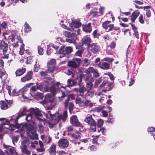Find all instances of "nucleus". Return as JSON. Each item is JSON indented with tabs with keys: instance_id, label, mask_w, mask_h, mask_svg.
I'll use <instances>...</instances> for the list:
<instances>
[{
	"instance_id": "nucleus-1",
	"label": "nucleus",
	"mask_w": 155,
	"mask_h": 155,
	"mask_svg": "<svg viewBox=\"0 0 155 155\" xmlns=\"http://www.w3.org/2000/svg\"><path fill=\"white\" fill-rule=\"evenodd\" d=\"M11 117L8 119L6 118H2L0 120V132L2 131L4 128L8 129L11 130H14L15 128L17 125L14 123L13 119L10 120Z\"/></svg>"
},
{
	"instance_id": "nucleus-2",
	"label": "nucleus",
	"mask_w": 155,
	"mask_h": 155,
	"mask_svg": "<svg viewBox=\"0 0 155 155\" xmlns=\"http://www.w3.org/2000/svg\"><path fill=\"white\" fill-rule=\"evenodd\" d=\"M68 117L67 112L65 110L62 114L58 115L57 116V118H54V120H52L49 123V127L50 128H52L56 124H57L59 121L62 120L63 121H65Z\"/></svg>"
},
{
	"instance_id": "nucleus-3",
	"label": "nucleus",
	"mask_w": 155,
	"mask_h": 155,
	"mask_svg": "<svg viewBox=\"0 0 155 155\" xmlns=\"http://www.w3.org/2000/svg\"><path fill=\"white\" fill-rule=\"evenodd\" d=\"M73 51L72 48L71 47H67L65 48L64 46H62L58 51H56V53L60 54V57L65 56L66 55H68L71 53Z\"/></svg>"
},
{
	"instance_id": "nucleus-4",
	"label": "nucleus",
	"mask_w": 155,
	"mask_h": 155,
	"mask_svg": "<svg viewBox=\"0 0 155 155\" xmlns=\"http://www.w3.org/2000/svg\"><path fill=\"white\" fill-rule=\"evenodd\" d=\"M27 110L25 107H23L21 109L20 111L18 113L17 116L13 115L11 117L10 120L11 121L12 119L14 120V123L15 124H18V120L21 116H23L26 114L27 112Z\"/></svg>"
},
{
	"instance_id": "nucleus-5",
	"label": "nucleus",
	"mask_w": 155,
	"mask_h": 155,
	"mask_svg": "<svg viewBox=\"0 0 155 155\" xmlns=\"http://www.w3.org/2000/svg\"><path fill=\"white\" fill-rule=\"evenodd\" d=\"M27 91V88L24 87L19 90L17 89H14L12 92L13 95L14 96H18L21 95L22 97L24 99H27L28 97L25 94H26Z\"/></svg>"
},
{
	"instance_id": "nucleus-6",
	"label": "nucleus",
	"mask_w": 155,
	"mask_h": 155,
	"mask_svg": "<svg viewBox=\"0 0 155 155\" xmlns=\"http://www.w3.org/2000/svg\"><path fill=\"white\" fill-rule=\"evenodd\" d=\"M110 23V21H107L103 22L102 24L103 27L106 31L108 32L112 31L113 29L115 30H118L119 29V27H114L113 24H109Z\"/></svg>"
},
{
	"instance_id": "nucleus-7",
	"label": "nucleus",
	"mask_w": 155,
	"mask_h": 155,
	"mask_svg": "<svg viewBox=\"0 0 155 155\" xmlns=\"http://www.w3.org/2000/svg\"><path fill=\"white\" fill-rule=\"evenodd\" d=\"M81 59L75 58L68 62V65L69 67L74 68H78L80 64Z\"/></svg>"
},
{
	"instance_id": "nucleus-8",
	"label": "nucleus",
	"mask_w": 155,
	"mask_h": 155,
	"mask_svg": "<svg viewBox=\"0 0 155 155\" xmlns=\"http://www.w3.org/2000/svg\"><path fill=\"white\" fill-rule=\"evenodd\" d=\"M85 121L90 125L91 129L93 132L96 131V124L91 115L86 117Z\"/></svg>"
},
{
	"instance_id": "nucleus-9",
	"label": "nucleus",
	"mask_w": 155,
	"mask_h": 155,
	"mask_svg": "<svg viewBox=\"0 0 155 155\" xmlns=\"http://www.w3.org/2000/svg\"><path fill=\"white\" fill-rule=\"evenodd\" d=\"M73 91L77 92L78 94L80 96L84 97L86 95L87 89L83 85H80L78 88H75L73 89Z\"/></svg>"
},
{
	"instance_id": "nucleus-10",
	"label": "nucleus",
	"mask_w": 155,
	"mask_h": 155,
	"mask_svg": "<svg viewBox=\"0 0 155 155\" xmlns=\"http://www.w3.org/2000/svg\"><path fill=\"white\" fill-rule=\"evenodd\" d=\"M4 148L6 149L5 150V152L8 154H11L12 155H17L18 153L16 152L14 147L10 146H8L5 144L3 145Z\"/></svg>"
},
{
	"instance_id": "nucleus-11",
	"label": "nucleus",
	"mask_w": 155,
	"mask_h": 155,
	"mask_svg": "<svg viewBox=\"0 0 155 155\" xmlns=\"http://www.w3.org/2000/svg\"><path fill=\"white\" fill-rule=\"evenodd\" d=\"M70 121L73 126L77 127H82V124L78 121L77 117L76 115L72 116L70 118Z\"/></svg>"
},
{
	"instance_id": "nucleus-12",
	"label": "nucleus",
	"mask_w": 155,
	"mask_h": 155,
	"mask_svg": "<svg viewBox=\"0 0 155 155\" xmlns=\"http://www.w3.org/2000/svg\"><path fill=\"white\" fill-rule=\"evenodd\" d=\"M60 85V83L57 82L56 85H52L50 88V91L52 94L53 96H54L55 94L58 92V89L60 88L59 87Z\"/></svg>"
},
{
	"instance_id": "nucleus-13",
	"label": "nucleus",
	"mask_w": 155,
	"mask_h": 155,
	"mask_svg": "<svg viewBox=\"0 0 155 155\" xmlns=\"http://www.w3.org/2000/svg\"><path fill=\"white\" fill-rule=\"evenodd\" d=\"M69 144L68 140L65 139H61L58 142L59 146L63 148H67Z\"/></svg>"
},
{
	"instance_id": "nucleus-14",
	"label": "nucleus",
	"mask_w": 155,
	"mask_h": 155,
	"mask_svg": "<svg viewBox=\"0 0 155 155\" xmlns=\"http://www.w3.org/2000/svg\"><path fill=\"white\" fill-rule=\"evenodd\" d=\"M33 74L32 71L28 72L26 75L21 78V81L22 82H25L31 80Z\"/></svg>"
},
{
	"instance_id": "nucleus-15",
	"label": "nucleus",
	"mask_w": 155,
	"mask_h": 155,
	"mask_svg": "<svg viewBox=\"0 0 155 155\" xmlns=\"http://www.w3.org/2000/svg\"><path fill=\"white\" fill-rule=\"evenodd\" d=\"M100 47L96 43L91 44L89 46V48L91 51L94 53H96L99 50Z\"/></svg>"
},
{
	"instance_id": "nucleus-16",
	"label": "nucleus",
	"mask_w": 155,
	"mask_h": 155,
	"mask_svg": "<svg viewBox=\"0 0 155 155\" xmlns=\"http://www.w3.org/2000/svg\"><path fill=\"white\" fill-rule=\"evenodd\" d=\"M30 113L32 115H35L36 118L40 116L41 115L40 110L37 108H31L30 109Z\"/></svg>"
},
{
	"instance_id": "nucleus-17",
	"label": "nucleus",
	"mask_w": 155,
	"mask_h": 155,
	"mask_svg": "<svg viewBox=\"0 0 155 155\" xmlns=\"http://www.w3.org/2000/svg\"><path fill=\"white\" fill-rule=\"evenodd\" d=\"M48 48L47 50V54L48 55L50 54L52 52V48H53L55 50H57L58 48L59 47L58 45H56L52 43L48 45Z\"/></svg>"
},
{
	"instance_id": "nucleus-18",
	"label": "nucleus",
	"mask_w": 155,
	"mask_h": 155,
	"mask_svg": "<svg viewBox=\"0 0 155 155\" xmlns=\"http://www.w3.org/2000/svg\"><path fill=\"white\" fill-rule=\"evenodd\" d=\"M82 41L83 45L88 46L91 42V40L89 36H84L82 39Z\"/></svg>"
},
{
	"instance_id": "nucleus-19",
	"label": "nucleus",
	"mask_w": 155,
	"mask_h": 155,
	"mask_svg": "<svg viewBox=\"0 0 155 155\" xmlns=\"http://www.w3.org/2000/svg\"><path fill=\"white\" fill-rule=\"evenodd\" d=\"M22 127L26 129L28 134H30L32 131L35 130L34 126L30 124L24 125Z\"/></svg>"
},
{
	"instance_id": "nucleus-20",
	"label": "nucleus",
	"mask_w": 155,
	"mask_h": 155,
	"mask_svg": "<svg viewBox=\"0 0 155 155\" xmlns=\"http://www.w3.org/2000/svg\"><path fill=\"white\" fill-rule=\"evenodd\" d=\"M8 49V45L5 41H2L0 43V52L2 51L4 53L7 52Z\"/></svg>"
},
{
	"instance_id": "nucleus-21",
	"label": "nucleus",
	"mask_w": 155,
	"mask_h": 155,
	"mask_svg": "<svg viewBox=\"0 0 155 155\" xmlns=\"http://www.w3.org/2000/svg\"><path fill=\"white\" fill-rule=\"evenodd\" d=\"M26 69L25 68H22L17 69L15 73L16 76L19 77L21 76L26 72Z\"/></svg>"
},
{
	"instance_id": "nucleus-22",
	"label": "nucleus",
	"mask_w": 155,
	"mask_h": 155,
	"mask_svg": "<svg viewBox=\"0 0 155 155\" xmlns=\"http://www.w3.org/2000/svg\"><path fill=\"white\" fill-rule=\"evenodd\" d=\"M21 144V150L22 152L26 155H30L31 153V152L28 149L26 146L24 144L23 142H22Z\"/></svg>"
},
{
	"instance_id": "nucleus-23",
	"label": "nucleus",
	"mask_w": 155,
	"mask_h": 155,
	"mask_svg": "<svg viewBox=\"0 0 155 155\" xmlns=\"http://www.w3.org/2000/svg\"><path fill=\"white\" fill-rule=\"evenodd\" d=\"M99 67L104 70H107L110 68V64L107 62L100 63L98 64Z\"/></svg>"
},
{
	"instance_id": "nucleus-24",
	"label": "nucleus",
	"mask_w": 155,
	"mask_h": 155,
	"mask_svg": "<svg viewBox=\"0 0 155 155\" xmlns=\"http://www.w3.org/2000/svg\"><path fill=\"white\" fill-rule=\"evenodd\" d=\"M140 14V12L138 10L134 11L132 14L131 17V20L132 22H134L135 19Z\"/></svg>"
},
{
	"instance_id": "nucleus-25",
	"label": "nucleus",
	"mask_w": 155,
	"mask_h": 155,
	"mask_svg": "<svg viewBox=\"0 0 155 155\" xmlns=\"http://www.w3.org/2000/svg\"><path fill=\"white\" fill-rule=\"evenodd\" d=\"M91 23H89L88 25H83V30L86 32L90 33L92 31L91 27Z\"/></svg>"
},
{
	"instance_id": "nucleus-26",
	"label": "nucleus",
	"mask_w": 155,
	"mask_h": 155,
	"mask_svg": "<svg viewBox=\"0 0 155 155\" xmlns=\"http://www.w3.org/2000/svg\"><path fill=\"white\" fill-rule=\"evenodd\" d=\"M94 69L92 67H90L85 71V72L88 75V79L91 78L92 77L91 74L93 73Z\"/></svg>"
},
{
	"instance_id": "nucleus-27",
	"label": "nucleus",
	"mask_w": 155,
	"mask_h": 155,
	"mask_svg": "<svg viewBox=\"0 0 155 155\" xmlns=\"http://www.w3.org/2000/svg\"><path fill=\"white\" fill-rule=\"evenodd\" d=\"M56 146L54 144H52L49 148V153L50 155H55L56 154Z\"/></svg>"
},
{
	"instance_id": "nucleus-28",
	"label": "nucleus",
	"mask_w": 155,
	"mask_h": 155,
	"mask_svg": "<svg viewBox=\"0 0 155 155\" xmlns=\"http://www.w3.org/2000/svg\"><path fill=\"white\" fill-rule=\"evenodd\" d=\"M75 95L74 94H70L68 96L67 100L65 101L64 103L65 108H67L68 107V101L70 99L74 100L75 99Z\"/></svg>"
},
{
	"instance_id": "nucleus-29",
	"label": "nucleus",
	"mask_w": 155,
	"mask_h": 155,
	"mask_svg": "<svg viewBox=\"0 0 155 155\" xmlns=\"http://www.w3.org/2000/svg\"><path fill=\"white\" fill-rule=\"evenodd\" d=\"M11 37L12 38L11 41L12 42H15L16 41H19L20 43L23 42L21 40V37L20 36H16L14 35H11Z\"/></svg>"
},
{
	"instance_id": "nucleus-30",
	"label": "nucleus",
	"mask_w": 155,
	"mask_h": 155,
	"mask_svg": "<svg viewBox=\"0 0 155 155\" xmlns=\"http://www.w3.org/2000/svg\"><path fill=\"white\" fill-rule=\"evenodd\" d=\"M45 100H46L48 103V105L51 104V103H53L54 100L53 98L51 97V95L50 94H47L45 96Z\"/></svg>"
},
{
	"instance_id": "nucleus-31",
	"label": "nucleus",
	"mask_w": 155,
	"mask_h": 155,
	"mask_svg": "<svg viewBox=\"0 0 155 155\" xmlns=\"http://www.w3.org/2000/svg\"><path fill=\"white\" fill-rule=\"evenodd\" d=\"M81 25V23L78 21H73L71 23L70 26L71 27L79 28Z\"/></svg>"
},
{
	"instance_id": "nucleus-32",
	"label": "nucleus",
	"mask_w": 155,
	"mask_h": 155,
	"mask_svg": "<svg viewBox=\"0 0 155 155\" xmlns=\"http://www.w3.org/2000/svg\"><path fill=\"white\" fill-rule=\"evenodd\" d=\"M61 88H63V89L61 90V91H59V92L60 93V94H62V95L61 97H58V98L60 100H61V98H64L66 95L65 94L66 91V90L65 87L61 86Z\"/></svg>"
},
{
	"instance_id": "nucleus-33",
	"label": "nucleus",
	"mask_w": 155,
	"mask_h": 155,
	"mask_svg": "<svg viewBox=\"0 0 155 155\" xmlns=\"http://www.w3.org/2000/svg\"><path fill=\"white\" fill-rule=\"evenodd\" d=\"M30 137L32 140L37 139H38V135L35 131V130L32 131L30 134Z\"/></svg>"
},
{
	"instance_id": "nucleus-34",
	"label": "nucleus",
	"mask_w": 155,
	"mask_h": 155,
	"mask_svg": "<svg viewBox=\"0 0 155 155\" xmlns=\"http://www.w3.org/2000/svg\"><path fill=\"white\" fill-rule=\"evenodd\" d=\"M9 107L8 105L6 102L4 101H2L1 104V108L2 110H5Z\"/></svg>"
},
{
	"instance_id": "nucleus-35",
	"label": "nucleus",
	"mask_w": 155,
	"mask_h": 155,
	"mask_svg": "<svg viewBox=\"0 0 155 155\" xmlns=\"http://www.w3.org/2000/svg\"><path fill=\"white\" fill-rule=\"evenodd\" d=\"M71 143L73 144L76 147H80L81 146H82V143L81 142L78 141L76 140H73L71 141Z\"/></svg>"
},
{
	"instance_id": "nucleus-36",
	"label": "nucleus",
	"mask_w": 155,
	"mask_h": 155,
	"mask_svg": "<svg viewBox=\"0 0 155 155\" xmlns=\"http://www.w3.org/2000/svg\"><path fill=\"white\" fill-rule=\"evenodd\" d=\"M37 119L40 122H41V123L38 124L39 128H40L41 127L42 128L44 127L42 124H45V123L46 122L45 120H43L39 117H37Z\"/></svg>"
},
{
	"instance_id": "nucleus-37",
	"label": "nucleus",
	"mask_w": 155,
	"mask_h": 155,
	"mask_svg": "<svg viewBox=\"0 0 155 155\" xmlns=\"http://www.w3.org/2000/svg\"><path fill=\"white\" fill-rule=\"evenodd\" d=\"M147 130L148 132L150 133L151 135L154 136L155 135V129L153 127H149Z\"/></svg>"
},
{
	"instance_id": "nucleus-38",
	"label": "nucleus",
	"mask_w": 155,
	"mask_h": 155,
	"mask_svg": "<svg viewBox=\"0 0 155 155\" xmlns=\"http://www.w3.org/2000/svg\"><path fill=\"white\" fill-rule=\"evenodd\" d=\"M82 136L81 134H79V135H76L75 134H71L70 137L75 139H80L81 138Z\"/></svg>"
},
{
	"instance_id": "nucleus-39",
	"label": "nucleus",
	"mask_w": 155,
	"mask_h": 155,
	"mask_svg": "<svg viewBox=\"0 0 155 155\" xmlns=\"http://www.w3.org/2000/svg\"><path fill=\"white\" fill-rule=\"evenodd\" d=\"M35 97L37 99H42L43 95V94L38 92L35 95Z\"/></svg>"
},
{
	"instance_id": "nucleus-40",
	"label": "nucleus",
	"mask_w": 155,
	"mask_h": 155,
	"mask_svg": "<svg viewBox=\"0 0 155 155\" xmlns=\"http://www.w3.org/2000/svg\"><path fill=\"white\" fill-rule=\"evenodd\" d=\"M90 90H87L86 92V95L85 97L88 96L91 97H92L94 95V92L93 91H90Z\"/></svg>"
},
{
	"instance_id": "nucleus-41",
	"label": "nucleus",
	"mask_w": 155,
	"mask_h": 155,
	"mask_svg": "<svg viewBox=\"0 0 155 155\" xmlns=\"http://www.w3.org/2000/svg\"><path fill=\"white\" fill-rule=\"evenodd\" d=\"M56 64V60L54 59H51L48 62V66H53L55 67Z\"/></svg>"
},
{
	"instance_id": "nucleus-42",
	"label": "nucleus",
	"mask_w": 155,
	"mask_h": 155,
	"mask_svg": "<svg viewBox=\"0 0 155 155\" xmlns=\"http://www.w3.org/2000/svg\"><path fill=\"white\" fill-rule=\"evenodd\" d=\"M25 32H28L31 31V27L27 23L25 22Z\"/></svg>"
},
{
	"instance_id": "nucleus-43",
	"label": "nucleus",
	"mask_w": 155,
	"mask_h": 155,
	"mask_svg": "<svg viewBox=\"0 0 155 155\" xmlns=\"http://www.w3.org/2000/svg\"><path fill=\"white\" fill-rule=\"evenodd\" d=\"M85 105L91 107L93 106V104L89 100H86L84 103Z\"/></svg>"
},
{
	"instance_id": "nucleus-44",
	"label": "nucleus",
	"mask_w": 155,
	"mask_h": 155,
	"mask_svg": "<svg viewBox=\"0 0 155 155\" xmlns=\"http://www.w3.org/2000/svg\"><path fill=\"white\" fill-rule=\"evenodd\" d=\"M37 89H38V87H37L36 85V86L32 87L31 88L30 91V94H31L32 95V93L36 91Z\"/></svg>"
},
{
	"instance_id": "nucleus-45",
	"label": "nucleus",
	"mask_w": 155,
	"mask_h": 155,
	"mask_svg": "<svg viewBox=\"0 0 155 155\" xmlns=\"http://www.w3.org/2000/svg\"><path fill=\"white\" fill-rule=\"evenodd\" d=\"M86 86L88 89L87 90H91L93 86V84L91 82H87Z\"/></svg>"
},
{
	"instance_id": "nucleus-46",
	"label": "nucleus",
	"mask_w": 155,
	"mask_h": 155,
	"mask_svg": "<svg viewBox=\"0 0 155 155\" xmlns=\"http://www.w3.org/2000/svg\"><path fill=\"white\" fill-rule=\"evenodd\" d=\"M83 50L82 49L79 50L76 52L75 55L76 56L81 57L83 52Z\"/></svg>"
},
{
	"instance_id": "nucleus-47",
	"label": "nucleus",
	"mask_w": 155,
	"mask_h": 155,
	"mask_svg": "<svg viewBox=\"0 0 155 155\" xmlns=\"http://www.w3.org/2000/svg\"><path fill=\"white\" fill-rule=\"evenodd\" d=\"M55 67L53 66H48L47 71L49 73H51L53 72Z\"/></svg>"
},
{
	"instance_id": "nucleus-48",
	"label": "nucleus",
	"mask_w": 155,
	"mask_h": 155,
	"mask_svg": "<svg viewBox=\"0 0 155 155\" xmlns=\"http://www.w3.org/2000/svg\"><path fill=\"white\" fill-rule=\"evenodd\" d=\"M66 41L70 43L74 44L75 43V40L74 38L72 39H70V37L66 39Z\"/></svg>"
},
{
	"instance_id": "nucleus-49",
	"label": "nucleus",
	"mask_w": 155,
	"mask_h": 155,
	"mask_svg": "<svg viewBox=\"0 0 155 155\" xmlns=\"http://www.w3.org/2000/svg\"><path fill=\"white\" fill-rule=\"evenodd\" d=\"M102 81V78H98L95 81L94 86L96 87Z\"/></svg>"
},
{
	"instance_id": "nucleus-50",
	"label": "nucleus",
	"mask_w": 155,
	"mask_h": 155,
	"mask_svg": "<svg viewBox=\"0 0 155 155\" xmlns=\"http://www.w3.org/2000/svg\"><path fill=\"white\" fill-rule=\"evenodd\" d=\"M103 124V121L102 119L99 120L97 122V125L99 127H101Z\"/></svg>"
},
{
	"instance_id": "nucleus-51",
	"label": "nucleus",
	"mask_w": 155,
	"mask_h": 155,
	"mask_svg": "<svg viewBox=\"0 0 155 155\" xmlns=\"http://www.w3.org/2000/svg\"><path fill=\"white\" fill-rule=\"evenodd\" d=\"M38 54L40 55H42L43 54V49L41 46H38Z\"/></svg>"
},
{
	"instance_id": "nucleus-52",
	"label": "nucleus",
	"mask_w": 155,
	"mask_h": 155,
	"mask_svg": "<svg viewBox=\"0 0 155 155\" xmlns=\"http://www.w3.org/2000/svg\"><path fill=\"white\" fill-rule=\"evenodd\" d=\"M1 26L2 28L6 29L7 28L8 25L6 22L4 21L1 24Z\"/></svg>"
},
{
	"instance_id": "nucleus-53",
	"label": "nucleus",
	"mask_w": 155,
	"mask_h": 155,
	"mask_svg": "<svg viewBox=\"0 0 155 155\" xmlns=\"http://www.w3.org/2000/svg\"><path fill=\"white\" fill-rule=\"evenodd\" d=\"M32 115L30 113L28 114L26 117V120L27 121H30L32 118Z\"/></svg>"
},
{
	"instance_id": "nucleus-54",
	"label": "nucleus",
	"mask_w": 155,
	"mask_h": 155,
	"mask_svg": "<svg viewBox=\"0 0 155 155\" xmlns=\"http://www.w3.org/2000/svg\"><path fill=\"white\" fill-rule=\"evenodd\" d=\"M69 106V110L70 111H71L72 110H73V108L74 107V104H73L71 102L69 103L68 102V106Z\"/></svg>"
},
{
	"instance_id": "nucleus-55",
	"label": "nucleus",
	"mask_w": 155,
	"mask_h": 155,
	"mask_svg": "<svg viewBox=\"0 0 155 155\" xmlns=\"http://www.w3.org/2000/svg\"><path fill=\"white\" fill-rule=\"evenodd\" d=\"M72 30L77 33L78 35H79V31H80V29L79 28H74L71 27Z\"/></svg>"
},
{
	"instance_id": "nucleus-56",
	"label": "nucleus",
	"mask_w": 155,
	"mask_h": 155,
	"mask_svg": "<svg viewBox=\"0 0 155 155\" xmlns=\"http://www.w3.org/2000/svg\"><path fill=\"white\" fill-rule=\"evenodd\" d=\"M93 73V75L94 77H97L99 76L98 71L96 69H94Z\"/></svg>"
},
{
	"instance_id": "nucleus-57",
	"label": "nucleus",
	"mask_w": 155,
	"mask_h": 155,
	"mask_svg": "<svg viewBox=\"0 0 155 155\" xmlns=\"http://www.w3.org/2000/svg\"><path fill=\"white\" fill-rule=\"evenodd\" d=\"M49 73L47 70L45 71H41L40 72L41 75L42 76H45L47 75L48 73Z\"/></svg>"
},
{
	"instance_id": "nucleus-58",
	"label": "nucleus",
	"mask_w": 155,
	"mask_h": 155,
	"mask_svg": "<svg viewBox=\"0 0 155 155\" xmlns=\"http://www.w3.org/2000/svg\"><path fill=\"white\" fill-rule=\"evenodd\" d=\"M64 35L66 37L69 38L71 36V34L70 32L65 31L64 32Z\"/></svg>"
},
{
	"instance_id": "nucleus-59",
	"label": "nucleus",
	"mask_w": 155,
	"mask_h": 155,
	"mask_svg": "<svg viewBox=\"0 0 155 155\" xmlns=\"http://www.w3.org/2000/svg\"><path fill=\"white\" fill-rule=\"evenodd\" d=\"M111 89V88H108V89H106L104 90H103L101 91L100 92V94L101 95H104V93H105L106 91H109Z\"/></svg>"
},
{
	"instance_id": "nucleus-60",
	"label": "nucleus",
	"mask_w": 155,
	"mask_h": 155,
	"mask_svg": "<svg viewBox=\"0 0 155 155\" xmlns=\"http://www.w3.org/2000/svg\"><path fill=\"white\" fill-rule=\"evenodd\" d=\"M104 61H108L109 63L113 61V59L110 58H105L103 59Z\"/></svg>"
},
{
	"instance_id": "nucleus-61",
	"label": "nucleus",
	"mask_w": 155,
	"mask_h": 155,
	"mask_svg": "<svg viewBox=\"0 0 155 155\" xmlns=\"http://www.w3.org/2000/svg\"><path fill=\"white\" fill-rule=\"evenodd\" d=\"M139 21L140 23L143 24L144 21L143 19V16L142 14H140L139 18Z\"/></svg>"
},
{
	"instance_id": "nucleus-62",
	"label": "nucleus",
	"mask_w": 155,
	"mask_h": 155,
	"mask_svg": "<svg viewBox=\"0 0 155 155\" xmlns=\"http://www.w3.org/2000/svg\"><path fill=\"white\" fill-rule=\"evenodd\" d=\"M105 9V8L103 7H101L99 9V12L101 15H103L104 14V11Z\"/></svg>"
},
{
	"instance_id": "nucleus-63",
	"label": "nucleus",
	"mask_w": 155,
	"mask_h": 155,
	"mask_svg": "<svg viewBox=\"0 0 155 155\" xmlns=\"http://www.w3.org/2000/svg\"><path fill=\"white\" fill-rule=\"evenodd\" d=\"M37 83H37L36 85L37 87H38V89L40 91H42L43 89V85L42 84L38 85Z\"/></svg>"
},
{
	"instance_id": "nucleus-64",
	"label": "nucleus",
	"mask_w": 155,
	"mask_h": 155,
	"mask_svg": "<svg viewBox=\"0 0 155 155\" xmlns=\"http://www.w3.org/2000/svg\"><path fill=\"white\" fill-rule=\"evenodd\" d=\"M130 25H131V27H132V29H133V30L134 31V33L138 32L137 28H136L135 26L134 25H133L131 23L130 24Z\"/></svg>"
}]
</instances>
